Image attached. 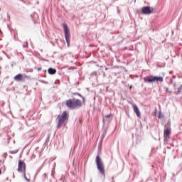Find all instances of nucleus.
<instances>
[{
  "mask_svg": "<svg viewBox=\"0 0 182 182\" xmlns=\"http://www.w3.org/2000/svg\"><path fill=\"white\" fill-rule=\"evenodd\" d=\"M65 105L68 109L75 110V109L82 107V101L76 98L69 99L65 101Z\"/></svg>",
  "mask_w": 182,
  "mask_h": 182,
  "instance_id": "nucleus-1",
  "label": "nucleus"
},
{
  "mask_svg": "<svg viewBox=\"0 0 182 182\" xmlns=\"http://www.w3.org/2000/svg\"><path fill=\"white\" fill-rule=\"evenodd\" d=\"M168 124L165 125V129L164 131V141L165 144H167V141H168V139H170V134H171V128L168 127Z\"/></svg>",
  "mask_w": 182,
  "mask_h": 182,
  "instance_id": "nucleus-6",
  "label": "nucleus"
},
{
  "mask_svg": "<svg viewBox=\"0 0 182 182\" xmlns=\"http://www.w3.org/2000/svg\"><path fill=\"white\" fill-rule=\"evenodd\" d=\"M42 178L43 180H45L46 178V173H43V175L42 176Z\"/></svg>",
  "mask_w": 182,
  "mask_h": 182,
  "instance_id": "nucleus-21",
  "label": "nucleus"
},
{
  "mask_svg": "<svg viewBox=\"0 0 182 182\" xmlns=\"http://www.w3.org/2000/svg\"><path fill=\"white\" fill-rule=\"evenodd\" d=\"M111 116H112L111 114H107V115L105 116V119H110V117H111Z\"/></svg>",
  "mask_w": 182,
  "mask_h": 182,
  "instance_id": "nucleus-20",
  "label": "nucleus"
},
{
  "mask_svg": "<svg viewBox=\"0 0 182 182\" xmlns=\"http://www.w3.org/2000/svg\"><path fill=\"white\" fill-rule=\"evenodd\" d=\"M50 182H52V181H50Z\"/></svg>",
  "mask_w": 182,
  "mask_h": 182,
  "instance_id": "nucleus-34",
  "label": "nucleus"
},
{
  "mask_svg": "<svg viewBox=\"0 0 182 182\" xmlns=\"http://www.w3.org/2000/svg\"><path fill=\"white\" fill-rule=\"evenodd\" d=\"M73 95V96H79L80 97H82V100L85 101V97H83L79 92H74Z\"/></svg>",
  "mask_w": 182,
  "mask_h": 182,
  "instance_id": "nucleus-13",
  "label": "nucleus"
},
{
  "mask_svg": "<svg viewBox=\"0 0 182 182\" xmlns=\"http://www.w3.org/2000/svg\"><path fill=\"white\" fill-rule=\"evenodd\" d=\"M181 90H182V84L180 85L179 87H178L177 92H176V95H180V93H181Z\"/></svg>",
  "mask_w": 182,
  "mask_h": 182,
  "instance_id": "nucleus-12",
  "label": "nucleus"
},
{
  "mask_svg": "<svg viewBox=\"0 0 182 182\" xmlns=\"http://www.w3.org/2000/svg\"><path fill=\"white\" fill-rule=\"evenodd\" d=\"M22 77H23V75L22 74H18L14 77V79L16 82H21V80H22Z\"/></svg>",
  "mask_w": 182,
  "mask_h": 182,
  "instance_id": "nucleus-10",
  "label": "nucleus"
},
{
  "mask_svg": "<svg viewBox=\"0 0 182 182\" xmlns=\"http://www.w3.org/2000/svg\"><path fill=\"white\" fill-rule=\"evenodd\" d=\"M0 60H2V57H0Z\"/></svg>",
  "mask_w": 182,
  "mask_h": 182,
  "instance_id": "nucleus-30",
  "label": "nucleus"
},
{
  "mask_svg": "<svg viewBox=\"0 0 182 182\" xmlns=\"http://www.w3.org/2000/svg\"><path fill=\"white\" fill-rule=\"evenodd\" d=\"M164 89L166 93H171V91L168 90V87H164Z\"/></svg>",
  "mask_w": 182,
  "mask_h": 182,
  "instance_id": "nucleus-17",
  "label": "nucleus"
},
{
  "mask_svg": "<svg viewBox=\"0 0 182 182\" xmlns=\"http://www.w3.org/2000/svg\"><path fill=\"white\" fill-rule=\"evenodd\" d=\"M23 48H28V41H26V43L23 44Z\"/></svg>",
  "mask_w": 182,
  "mask_h": 182,
  "instance_id": "nucleus-18",
  "label": "nucleus"
},
{
  "mask_svg": "<svg viewBox=\"0 0 182 182\" xmlns=\"http://www.w3.org/2000/svg\"><path fill=\"white\" fill-rule=\"evenodd\" d=\"M133 88V85H131L129 89L132 90Z\"/></svg>",
  "mask_w": 182,
  "mask_h": 182,
  "instance_id": "nucleus-26",
  "label": "nucleus"
},
{
  "mask_svg": "<svg viewBox=\"0 0 182 182\" xmlns=\"http://www.w3.org/2000/svg\"><path fill=\"white\" fill-rule=\"evenodd\" d=\"M23 178L26 179V181H30L29 179H28V178L26 177V172H23Z\"/></svg>",
  "mask_w": 182,
  "mask_h": 182,
  "instance_id": "nucleus-15",
  "label": "nucleus"
},
{
  "mask_svg": "<svg viewBox=\"0 0 182 182\" xmlns=\"http://www.w3.org/2000/svg\"><path fill=\"white\" fill-rule=\"evenodd\" d=\"M63 29H64V34H65V39L66 41V43L68 46L70 45V30L68 27V24L66 23H63Z\"/></svg>",
  "mask_w": 182,
  "mask_h": 182,
  "instance_id": "nucleus-5",
  "label": "nucleus"
},
{
  "mask_svg": "<svg viewBox=\"0 0 182 182\" xmlns=\"http://www.w3.org/2000/svg\"><path fill=\"white\" fill-rule=\"evenodd\" d=\"M133 109H134V113H136L137 117H141V113L140 112V109H139V107H137L136 105H134Z\"/></svg>",
  "mask_w": 182,
  "mask_h": 182,
  "instance_id": "nucleus-9",
  "label": "nucleus"
},
{
  "mask_svg": "<svg viewBox=\"0 0 182 182\" xmlns=\"http://www.w3.org/2000/svg\"><path fill=\"white\" fill-rule=\"evenodd\" d=\"M95 164L97 170L105 177V164H103V161L102 160V158L99 156V155H97L95 157Z\"/></svg>",
  "mask_w": 182,
  "mask_h": 182,
  "instance_id": "nucleus-4",
  "label": "nucleus"
},
{
  "mask_svg": "<svg viewBox=\"0 0 182 182\" xmlns=\"http://www.w3.org/2000/svg\"><path fill=\"white\" fill-rule=\"evenodd\" d=\"M173 86L174 87H176V82H175V83H173Z\"/></svg>",
  "mask_w": 182,
  "mask_h": 182,
  "instance_id": "nucleus-25",
  "label": "nucleus"
},
{
  "mask_svg": "<svg viewBox=\"0 0 182 182\" xmlns=\"http://www.w3.org/2000/svg\"><path fill=\"white\" fill-rule=\"evenodd\" d=\"M173 78H170L168 85H173Z\"/></svg>",
  "mask_w": 182,
  "mask_h": 182,
  "instance_id": "nucleus-19",
  "label": "nucleus"
},
{
  "mask_svg": "<svg viewBox=\"0 0 182 182\" xmlns=\"http://www.w3.org/2000/svg\"><path fill=\"white\" fill-rule=\"evenodd\" d=\"M106 136V132H104L103 134H102V139H104V137Z\"/></svg>",
  "mask_w": 182,
  "mask_h": 182,
  "instance_id": "nucleus-24",
  "label": "nucleus"
},
{
  "mask_svg": "<svg viewBox=\"0 0 182 182\" xmlns=\"http://www.w3.org/2000/svg\"><path fill=\"white\" fill-rule=\"evenodd\" d=\"M6 180H9V177H7V178H6Z\"/></svg>",
  "mask_w": 182,
  "mask_h": 182,
  "instance_id": "nucleus-31",
  "label": "nucleus"
},
{
  "mask_svg": "<svg viewBox=\"0 0 182 182\" xmlns=\"http://www.w3.org/2000/svg\"><path fill=\"white\" fill-rule=\"evenodd\" d=\"M51 176H53V173H51Z\"/></svg>",
  "mask_w": 182,
  "mask_h": 182,
  "instance_id": "nucleus-32",
  "label": "nucleus"
},
{
  "mask_svg": "<svg viewBox=\"0 0 182 182\" xmlns=\"http://www.w3.org/2000/svg\"><path fill=\"white\" fill-rule=\"evenodd\" d=\"M9 154H16L18 153V150H14V151H9Z\"/></svg>",
  "mask_w": 182,
  "mask_h": 182,
  "instance_id": "nucleus-16",
  "label": "nucleus"
},
{
  "mask_svg": "<svg viewBox=\"0 0 182 182\" xmlns=\"http://www.w3.org/2000/svg\"><path fill=\"white\" fill-rule=\"evenodd\" d=\"M56 120H58L57 129H60L63 126V123L69 120V113L67 111H63L58 116Z\"/></svg>",
  "mask_w": 182,
  "mask_h": 182,
  "instance_id": "nucleus-2",
  "label": "nucleus"
},
{
  "mask_svg": "<svg viewBox=\"0 0 182 182\" xmlns=\"http://www.w3.org/2000/svg\"><path fill=\"white\" fill-rule=\"evenodd\" d=\"M17 171L22 173L26 172V164H25V162H23V161H18Z\"/></svg>",
  "mask_w": 182,
  "mask_h": 182,
  "instance_id": "nucleus-7",
  "label": "nucleus"
},
{
  "mask_svg": "<svg viewBox=\"0 0 182 182\" xmlns=\"http://www.w3.org/2000/svg\"><path fill=\"white\" fill-rule=\"evenodd\" d=\"M3 157H4V159H6V157H8V154L7 153H4L3 154Z\"/></svg>",
  "mask_w": 182,
  "mask_h": 182,
  "instance_id": "nucleus-22",
  "label": "nucleus"
},
{
  "mask_svg": "<svg viewBox=\"0 0 182 182\" xmlns=\"http://www.w3.org/2000/svg\"><path fill=\"white\" fill-rule=\"evenodd\" d=\"M173 79H176V76L173 75Z\"/></svg>",
  "mask_w": 182,
  "mask_h": 182,
  "instance_id": "nucleus-29",
  "label": "nucleus"
},
{
  "mask_svg": "<svg viewBox=\"0 0 182 182\" xmlns=\"http://www.w3.org/2000/svg\"><path fill=\"white\" fill-rule=\"evenodd\" d=\"M164 117V114H163V113H161V112H159L158 114V118L163 119Z\"/></svg>",
  "mask_w": 182,
  "mask_h": 182,
  "instance_id": "nucleus-14",
  "label": "nucleus"
},
{
  "mask_svg": "<svg viewBox=\"0 0 182 182\" xmlns=\"http://www.w3.org/2000/svg\"><path fill=\"white\" fill-rule=\"evenodd\" d=\"M153 12H154V8L149 6H144L141 9L142 15H151Z\"/></svg>",
  "mask_w": 182,
  "mask_h": 182,
  "instance_id": "nucleus-8",
  "label": "nucleus"
},
{
  "mask_svg": "<svg viewBox=\"0 0 182 182\" xmlns=\"http://www.w3.org/2000/svg\"><path fill=\"white\" fill-rule=\"evenodd\" d=\"M37 70H38V72H40V70H42V68H38Z\"/></svg>",
  "mask_w": 182,
  "mask_h": 182,
  "instance_id": "nucleus-23",
  "label": "nucleus"
},
{
  "mask_svg": "<svg viewBox=\"0 0 182 182\" xmlns=\"http://www.w3.org/2000/svg\"><path fill=\"white\" fill-rule=\"evenodd\" d=\"M145 83H154V82H159L163 83L164 78L161 76L148 75L144 78Z\"/></svg>",
  "mask_w": 182,
  "mask_h": 182,
  "instance_id": "nucleus-3",
  "label": "nucleus"
},
{
  "mask_svg": "<svg viewBox=\"0 0 182 182\" xmlns=\"http://www.w3.org/2000/svg\"><path fill=\"white\" fill-rule=\"evenodd\" d=\"M169 73H170V75H171V73H173V71H170Z\"/></svg>",
  "mask_w": 182,
  "mask_h": 182,
  "instance_id": "nucleus-28",
  "label": "nucleus"
},
{
  "mask_svg": "<svg viewBox=\"0 0 182 182\" xmlns=\"http://www.w3.org/2000/svg\"><path fill=\"white\" fill-rule=\"evenodd\" d=\"M0 174H2V170L0 168Z\"/></svg>",
  "mask_w": 182,
  "mask_h": 182,
  "instance_id": "nucleus-27",
  "label": "nucleus"
},
{
  "mask_svg": "<svg viewBox=\"0 0 182 182\" xmlns=\"http://www.w3.org/2000/svg\"><path fill=\"white\" fill-rule=\"evenodd\" d=\"M112 179L113 180V177L112 178Z\"/></svg>",
  "mask_w": 182,
  "mask_h": 182,
  "instance_id": "nucleus-33",
  "label": "nucleus"
},
{
  "mask_svg": "<svg viewBox=\"0 0 182 182\" xmlns=\"http://www.w3.org/2000/svg\"><path fill=\"white\" fill-rule=\"evenodd\" d=\"M49 75H55L56 73V69L50 68L48 69Z\"/></svg>",
  "mask_w": 182,
  "mask_h": 182,
  "instance_id": "nucleus-11",
  "label": "nucleus"
}]
</instances>
